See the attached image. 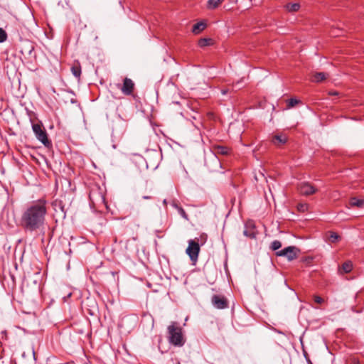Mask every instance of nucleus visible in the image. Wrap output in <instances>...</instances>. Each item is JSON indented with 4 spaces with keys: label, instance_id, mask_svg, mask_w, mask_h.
I'll return each instance as SVG.
<instances>
[{
    "label": "nucleus",
    "instance_id": "obj_1",
    "mask_svg": "<svg viewBox=\"0 0 364 364\" xmlns=\"http://www.w3.org/2000/svg\"><path fill=\"white\" fill-rule=\"evenodd\" d=\"M48 201L40 198L28 203L21 213L20 223L22 228L28 232H43L47 225Z\"/></svg>",
    "mask_w": 364,
    "mask_h": 364
},
{
    "label": "nucleus",
    "instance_id": "obj_2",
    "mask_svg": "<svg viewBox=\"0 0 364 364\" xmlns=\"http://www.w3.org/2000/svg\"><path fill=\"white\" fill-rule=\"evenodd\" d=\"M169 343L175 346H183L185 339L182 333V328L176 322H173L168 326Z\"/></svg>",
    "mask_w": 364,
    "mask_h": 364
},
{
    "label": "nucleus",
    "instance_id": "obj_3",
    "mask_svg": "<svg viewBox=\"0 0 364 364\" xmlns=\"http://www.w3.org/2000/svg\"><path fill=\"white\" fill-rule=\"evenodd\" d=\"M32 129L38 141L46 146H49L50 145L51 143L48 139L46 131L41 123L33 124Z\"/></svg>",
    "mask_w": 364,
    "mask_h": 364
},
{
    "label": "nucleus",
    "instance_id": "obj_4",
    "mask_svg": "<svg viewBox=\"0 0 364 364\" xmlns=\"http://www.w3.org/2000/svg\"><path fill=\"white\" fill-rule=\"evenodd\" d=\"M186 252V254L189 256L191 261H197L200 252L199 244L194 240H190L188 241V246Z\"/></svg>",
    "mask_w": 364,
    "mask_h": 364
},
{
    "label": "nucleus",
    "instance_id": "obj_5",
    "mask_svg": "<svg viewBox=\"0 0 364 364\" xmlns=\"http://www.w3.org/2000/svg\"><path fill=\"white\" fill-rule=\"evenodd\" d=\"M134 82L130 78L125 77L123 80V84H117V87L122 91L124 95H132L134 90Z\"/></svg>",
    "mask_w": 364,
    "mask_h": 364
},
{
    "label": "nucleus",
    "instance_id": "obj_6",
    "mask_svg": "<svg viewBox=\"0 0 364 364\" xmlns=\"http://www.w3.org/2000/svg\"><path fill=\"white\" fill-rule=\"evenodd\" d=\"M296 250H297V249L295 247L289 246L277 252L276 255L279 257H287L289 261H291L297 257Z\"/></svg>",
    "mask_w": 364,
    "mask_h": 364
},
{
    "label": "nucleus",
    "instance_id": "obj_7",
    "mask_svg": "<svg viewBox=\"0 0 364 364\" xmlns=\"http://www.w3.org/2000/svg\"><path fill=\"white\" fill-rule=\"evenodd\" d=\"M213 306L218 309H224L228 306V302L223 296L215 294L211 299Z\"/></svg>",
    "mask_w": 364,
    "mask_h": 364
},
{
    "label": "nucleus",
    "instance_id": "obj_8",
    "mask_svg": "<svg viewBox=\"0 0 364 364\" xmlns=\"http://www.w3.org/2000/svg\"><path fill=\"white\" fill-rule=\"evenodd\" d=\"M299 193L303 196H310L316 192V188L309 182H302L298 186Z\"/></svg>",
    "mask_w": 364,
    "mask_h": 364
},
{
    "label": "nucleus",
    "instance_id": "obj_9",
    "mask_svg": "<svg viewBox=\"0 0 364 364\" xmlns=\"http://www.w3.org/2000/svg\"><path fill=\"white\" fill-rule=\"evenodd\" d=\"M89 198L93 205L96 203H103L105 202L104 196L97 189L90 191Z\"/></svg>",
    "mask_w": 364,
    "mask_h": 364
},
{
    "label": "nucleus",
    "instance_id": "obj_10",
    "mask_svg": "<svg viewBox=\"0 0 364 364\" xmlns=\"http://www.w3.org/2000/svg\"><path fill=\"white\" fill-rule=\"evenodd\" d=\"M287 141V137L285 134H280L274 135L272 139V142L275 146H280Z\"/></svg>",
    "mask_w": 364,
    "mask_h": 364
},
{
    "label": "nucleus",
    "instance_id": "obj_11",
    "mask_svg": "<svg viewBox=\"0 0 364 364\" xmlns=\"http://www.w3.org/2000/svg\"><path fill=\"white\" fill-rule=\"evenodd\" d=\"M224 0H208L207 2V9L213 10L219 7Z\"/></svg>",
    "mask_w": 364,
    "mask_h": 364
},
{
    "label": "nucleus",
    "instance_id": "obj_12",
    "mask_svg": "<svg viewBox=\"0 0 364 364\" xmlns=\"http://www.w3.org/2000/svg\"><path fill=\"white\" fill-rule=\"evenodd\" d=\"M206 27V24L203 22H198L193 25L192 32L194 34H198L203 31Z\"/></svg>",
    "mask_w": 364,
    "mask_h": 364
},
{
    "label": "nucleus",
    "instance_id": "obj_13",
    "mask_svg": "<svg viewBox=\"0 0 364 364\" xmlns=\"http://www.w3.org/2000/svg\"><path fill=\"white\" fill-rule=\"evenodd\" d=\"M213 152L215 155L221 154L226 155L228 154V149L223 146H216L213 147Z\"/></svg>",
    "mask_w": 364,
    "mask_h": 364
},
{
    "label": "nucleus",
    "instance_id": "obj_14",
    "mask_svg": "<svg viewBox=\"0 0 364 364\" xmlns=\"http://www.w3.org/2000/svg\"><path fill=\"white\" fill-rule=\"evenodd\" d=\"M326 78V74L325 73H317L312 77V81L315 82H320Z\"/></svg>",
    "mask_w": 364,
    "mask_h": 364
},
{
    "label": "nucleus",
    "instance_id": "obj_15",
    "mask_svg": "<svg viewBox=\"0 0 364 364\" xmlns=\"http://www.w3.org/2000/svg\"><path fill=\"white\" fill-rule=\"evenodd\" d=\"M285 8L289 12H296L300 9V4L298 3L288 4Z\"/></svg>",
    "mask_w": 364,
    "mask_h": 364
},
{
    "label": "nucleus",
    "instance_id": "obj_16",
    "mask_svg": "<svg viewBox=\"0 0 364 364\" xmlns=\"http://www.w3.org/2000/svg\"><path fill=\"white\" fill-rule=\"evenodd\" d=\"M71 71L75 77H76L77 78H80L81 75V67L79 63H77V65H74L71 68Z\"/></svg>",
    "mask_w": 364,
    "mask_h": 364
},
{
    "label": "nucleus",
    "instance_id": "obj_17",
    "mask_svg": "<svg viewBox=\"0 0 364 364\" xmlns=\"http://www.w3.org/2000/svg\"><path fill=\"white\" fill-rule=\"evenodd\" d=\"M351 206L362 207L364 205V200L356 198H352L350 200Z\"/></svg>",
    "mask_w": 364,
    "mask_h": 364
},
{
    "label": "nucleus",
    "instance_id": "obj_18",
    "mask_svg": "<svg viewBox=\"0 0 364 364\" xmlns=\"http://www.w3.org/2000/svg\"><path fill=\"white\" fill-rule=\"evenodd\" d=\"M340 239H341V237L336 232H330V235L328 237V240L330 242H331V243L337 242L338 241L340 240Z\"/></svg>",
    "mask_w": 364,
    "mask_h": 364
},
{
    "label": "nucleus",
    "instance_id": "obj_19",
    "mask_svg": "<svg viewBox=\"0 0 364 364\" xmlns=\"http://www.w3.org/2000/svg\"><path fill=\"white\" fill-rule=\"evenodd\" d=\"M353 269V264L350 261L344 262L342 265V269L345 273L350 272Z\"/></svg>",
    "mask_w": 364,
    "mask_h": 364
},
{
    "label": "nucleus",
    "instance_id": "obj_20",
    "mask_svg": "<svg viewBox=\"0 0 364 364\" xmlns=\"http://www.w3.org/2000/svg\"><path fill=\"white\" fill-rule=\"evenodd\" d=\"M281 247H282V243L279 240H274L271 243V249L274 251L279 250Z\"/></svg>",
    "mask_w": 364,
    "mask_h": 364
},
{
    "label": "nucleus",
    "instance_id": "obj_21",
    "mask_svg": "<svg viewBox=\"0 0 364 364\" xmlns=\"http://www.w3.org/2000/svg\"><path fill=\"white\" fill-rule=\"evenodd\" d=\"M210 41V38H200L198 41V46L201 48L205 47L209 45Z\"/></svg>",
    "mask_w": 364,
    "mask_h": 364
},
{
    "label": "nucleus",
    "instance_id": "obj_22",
    "mask_svg": "<svg viewBox=\"0 0 364 364\" xmlns=\"http://www.w3.org/2000/svg\"><path fill=\"white\" fill-rule=\"evenodd\" d=\"M7 37L6 32L2 28H0V43L6 41Z\"/></svg>",
    "mask_w": 364,
    "mask_h": 364
},
{
    "label": "nucleus",
    "instance_id": "obj_23",
    "mask_svg": "<svg viewBox=\"0 0 364 364\" xmlns=\"http://www.w3.org/2000/svg\"><path fill=\"white\" fill-rule=\"evenodd\" d=\"M244 235L250 238H255L256 235L253 230H245L243 232Z\"/></svg>",
    "mask_w": 364,
    "mask_h": 364
},
{
    "label": "nucleus",
    "instance_id": "obj_24",
    "mask_svg": "<svg viewBox=\"0 0 364 364\" xmlns=\"http://www.w3.org/2000/svg\"><path fill=\"white\" fill-rule=\"evenodd\" d=\"M299 103V100H296V99H294V98H291L288 100V107H294L296 104Z\"/></svg>",
    "mask_w": 364,
    "mask_h": 364
},
{
    "label": "nucleus",
    "instance_id": "obj_25",
    "mask_svg": "<svg viewBox=\"0 0 364 364\" xmlns=\"http://www.w3.org/2000/svg\"><path fill=\"white\" fill-rule=\"evenodd\" d=\"M297 208L299 211L304 212L305 210H307L308 205L306 203L299 204Z\"/></svg>",
    "mask_w": 364,
    "mask_h": 364
},
{
    "label": "nucleus",
    "instance_id": "obj_26",
    "mask_svg": "<svg viewBox=\"0 0 364 364\" xmlns=\"http://www.w3.org/2000/svg\"><path fill=\"white\" fill-rule=\"evenodd\" d=\"M178 212L180 213V215L185 219H187L188 218V216H187V214L186 213V211L182 208H178Z\"/></svg>",
    "mask_w": 364,
    "mask_h": 364
},
{
    "label": "nucleus",
    "instance_id": "obj_27",
    "mask_svg": "<svg viewBox=\"0 0 364 364\" xmlns=\"http://www.w3.org/2000/svg\"><path fill=\"white\" fill-rule=\"evenodd\" d=\"M314 299L317 304H322L324 301V300L319 296H314Z\"/></svg>",
    "mask_w": 364,
    "mask_h": 364
},
{
    "label": "nucleus",
    "instance_id": "obj_28",
    "mask_svg": "<svg viewBox=\"0 0 364 364\" xmlns=\"http://www.w3.org/2000/svg\"><path fill=\"white\" fill-rule=\"evenodd\" d=\"M329 95H338V92H337L336 91H331V92H329Z\"/></svg>",
    "mask_w": 364,
    "mask_h": 364
},
{
    "label": "nucleus",
    "instance_id": "obj_29",
    "mask_svg": "<svg viewBox=\"0 0 364 364\" xmlns=\"http://www.w3.org/2000/svg\"><path fill=\"white\" fill-rule=\"evenodd\" d=\"M228 92V90H222L221 93L222 95H225Z\"/></svg>",
    "mask_w": 364,
    "mask_h": 364
},
{
    "label": "nucleus",
    "instance_id": "obj_30",
    "mask_svg": "<svg viewBox=\"0 0 364 364\" xmlns=\"http://www.w3.org/2000/svg\"><path fill=\"white\" fill-rule=\"evenodd\" d=\"M215 160L216 163L220 166V161L218 160V159L217 158L216 156H215Z\"/></svg>",
    "mask_w": 364,
    "mask_h": 364
},
{
    "label": "nucleus",
    "instance_id": "obj_31",
    "mask_svg": "<svg viewBox=\"0 0 364 364\" xmlns=\"http://www.w3.org/2000/svg\"><path fill=\"white\" fill-rule=\"evenodd\" d=\"M306 361H307L308 364H313L311 360L307 357H306Z\"/></svg>",
    "mask_w": 364,
    "mask_h": 364
},
{
    "label": "nucleus",
    "instance_id": "obj_32",
    "mask_svg": "<svg viewBox=\"0 0 364 364\" xmlns=\"http://www.w3.org/2000/svg\"><path fill=\"white\" fill-rule=\"evenodd\" d=\"M151 196H143L144 199H151Z\"/></svg>",
    "mask_w": 364,
    "mask_h": 364
},
{
    "label": "nucleus",
    "instance_id": "obj_33",
    "mask_svg": "<svg viewBox=\"0 0 364 364\" xmlns=\"http://www.w3.org/2000/svg\"><path fill=\"white\" fill-rule=\"evenodd\" d=\"M164 203L166 204V200H164Z\"/></svg>",
    "mask_w": 364,
    "mask_h": 364
}]
</instances>
